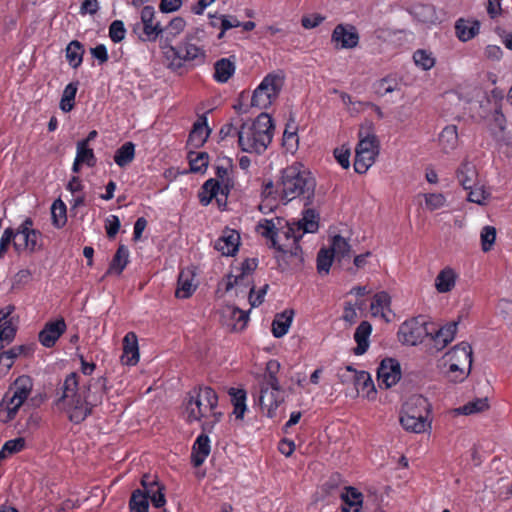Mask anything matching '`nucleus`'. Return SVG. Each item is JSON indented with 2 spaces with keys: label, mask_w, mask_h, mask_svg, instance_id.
Instances as JSON below:
<instances>
[{
  "label": "nucleus",
  "mask_w": 512,
  "mask_h": 512,
  "mask_svg": "<svg viewBox=\"0 0 512 512\" xmlns=\"http://www.w3.org/2000/svg\"><path fill=\"white\" fill-rule=\"evenodd\" d=\"M105 382V378H98L94 383L79 387V376L72 372L66 376L61 386L62 394L57 404L63 405L70 421L81 423L91 414L94 407L102 403Z\"/></svg>",
  "instance_id": "obj_1"
},
{
  "label": "nucleus",
  "mask_w": 512,
  "mask_h": 512,
  "mask_svg": "<svg viewBox=\"0 0 512 512\" xmlns=\"http://www.w3.org/2000/svg\"><path fill=\"white\" fill-rule=\"evenodd\" d=\"M279 186L282 200L290 202L300 198L304 201V206L312 204L316 180L302 164L294 163L283 169Z\"/></svg>",
  "instance_id": "obj_2"
},
{
  "label": "nucleus",
  "mask_w": 512,
  "mask_h": 512,
  "mask_svg": "<svg viewBox=\"0 0 512 512\" xmlns=\"http://www.w3.org/2000/svg\"><path fill=\"white\" fill-rule=\"evenodd\" d=\"M274 125L267 113H261L253 121H243L238 130V145L247 153L262 154L273 138Z\"/></svg>",
  "instance_id": "obj_3"
},
{
  "label": "nucleus",
  "mask_w": 512,
  "mask_h": 512,
  "mask_svg": "<svg viewBox=\"0 0 512 512\" xmlns=\"http://www.w3.org/2000/svg\"><path fill=\"white\" fill-rule=\"evenodd\" d=\"M162 48L165 58L169 61L168 67L173 71H178L186 63L203 64L206 59L205 51L192 43V38L189 36H186L177 46L165 44Z\"/></svg>",
  "instance_id": "obj_4"
},
{
  "label": "nucleus",
  "mask_w": 512,
  "mask_h": 512,
  "mask_svg": "<svg viewBox=\"0 0 512 512\" xmlns=\"http://www.w3.org/2000/svg\"><path fill=\"white\" fill-rule=\"evenodd\" d=\"M32 390V381L28 376L18 377L0 402V421L13 420Z\"/></svg>",
  "instance_id": "obj_5"
},
{
  "label": "nucleus",
  "mask_w": 512,
  "mask_h": 512,
  "mask_svg": "<svg viewBox=\"0 0 512 512\" xmlns=\"http://www.w3.org/2000/svg\"><path fill=\"white\" fill-rule=\"evenodd\" d=\"M218 396L210 387L194 388L185 404V412L189 422L200 421L215 412Z\"/></svg>",
  "instance_id": "obj_6"
},
{
  "label": "nucleus",
  "mask_w": 512,
  "mask_h": 512,
  "mask_svg": "<svg viewBox=\"0 0 512 512\" xmlns=\"http://www.w3.org/2000/svg\"><path fill=\"white\" fill-rule=\"evenodd\" d=\"M284 85V74L273 72L267 74L254 90L251 105L260 109H267L278 98Z\"/></svg>",
  "instance_id": "obj_7"
},
{
  "label": "nucleus",
  "mask_w": 512,
  "mask_h": 512,
  "mask_svg": "<svg viewBox=\"0 0 512 512\" xmlns=\"http://www.w3.org/2000/svg\"><path fill=\"white\" fill-rule=\"evenodd\" d=\"M420 407L427 411V399L422 396L411 397L403 406L400 423L409 432L422 433L426 427V417L416 408Z\"/></svg>",
  "instance_id": "obj_8"
},
{
  "label": "nucleus",
  "mask_w": 512,
  "mask_h": 512,
  "mask_svg": "<svg viewBox=\"0 0 512 512\" xmlns=\"http://www.w3.org/2000/svg\"><path fill=\"white\" fill-rule=\"evenodd\" d=\"M378 155V141L374 134L359 132V143L356 147L354 161V170L359 173H365L375 162Z\"/></svg>",
  "instance_id": "obj_9"
},
{
  "label": "nucleus",
  "mask_w": 512,
  "mask_h": 512,
  "mask_svg": "<svg viewBox=\"0 0 512 512\" xmlns=\"http://www.w3.org/2000/svg\"><path fill=\"white\" fill-rule=\"evenodd\" d=\"M17 238L13 242L15 251L20 254L22 252L34 253L41 249L42 234L33 228L31 218H26L15 230Z\"/></svg>",
  "instance_id": "obj_10"
},
{
  "label": "nucleus",
  "mask_w": 512,
  "mask_h": 512,
  "mask_svg": "<svg viewBox=\"0 0 512 512\" xmlns=\"http://www.w3.org/2000/svg\"><path fill=\"white\" fill-rule=\"evenodd\" d=\"M493 97L496 99L494 111L487 117L488 129L493 138L501 144H512V135L506 130L507 120L502 112L501 104L503 94L499 90L492 91Z\"/></svg>",
  "instance_id": "obj_11"
},
{
  "label": "nucleus",
  "mask_w": 512,
  "mask_h": 512,
  "mask_svg": "<svg viewBox=\"0 0 512 512\" xmlns=\"http://www.w3.org/2000/svg\"><path fill=\"white\" fill-rule=\"evenodd\" d=\"M429 334L431 333L427 329V323L421 317L405 321L398 331L399 340L403 344L412 346L422 342Z\"/></svg>",
  "instance_id": "obj_12"
},
{
  "label": "nucleus",
  "mask_w": 512,
  "mask_h": 512,
  "mask_svg": "<svg viewBox=\"0 0 512 512\" xmlns=\"http://www.w3.org/2000/svg\"><path fill=\"white\" fill-rule=\"evenodd\" d=\"M284 402V391L280 384L274 389L270 385L260 383L259 404L269 418L276 416L277 408Z\"/></svg>",
  "instance_id": "obj_13"
},
{
  "label": "nucleus",
  "mask_w": 512,
  "mask_h": 512,
  "mask_svg": "<svg viewBox=\"0 0 512 512\" xmlns=\"http://www.w3.org/2000/svg\"><path fill=\"white\" fill-rule=\"evenodd\" d=\"M401 379L400 363L393 358L383 359L377 369V380L380 388H390Z\"/></svg>",
  "instance_id": "obj_14"
},
{
  "label": "nucleus",
  "mask_w": 512,
  "mask_h": 512,
  "mask_svg": "<svg viewBox=\"0 0 512 512\" xmlns=\"http://www.w3.org/2000/svg\"><path fill=\"white\" fill-rule=\"evenodd\" d=\"M155 10L152 6H144L141 10L142 34L139 38L142 41H155L164 30L159 22H154Z\"/></svg>",
  "instance_id": "obj_15"
},
{
  "label": "nucleus",
  "mask_w": 512,
  "mask_h": 512,
  "mask_svg": "<svg viewBox=\"0 0 512 512\" xmlns=\"http://www.w3.org/2000/svg\"><path fill=\"white\" fill-rule=\"evenodd\" d=\"M66 331V323L63 318L45 324L39 332L40 343L47 347H53L59 337Z\"/></svg>",
  "instance_id": "obj_16"
},
{
  "label": "nucleus",
  "mask_w": 512,
  "mask_h": 512,
  "mask_svg": "<svg viewBox=\"0 0 512 512\" xmlns=\"http://www.w3.org/2000/svg\"><path fill=\"white\" fill-rule=\"evenodd\" d=\"M331 38L333 42L340 43L341 48L346 49L356 47L359 42V35L356 28L352 25H337L333 30Z\"/></svg>",
  "instance_id": "obj_17"
},
{
  "label": "nucleus",
  "mask_w": 512,
  "mask_h": 512,
  "mask_svg": "<svg viewBox=\"0 0 512 512\" xmlns=\"http://www.w3.org/2000/svg\"><path fill=\"white\" fill-rule=\"evenodd\" d=\"M240 235L233 229H225L215 242V249L225 256H232L238 251Z\"/></svg>",
  "instance_id": "obj_18"
},
{
  "label": "nucleus",
  "mask_w": 512,
  "mask_h": 512,
  "mask_svg": "<svg viewBox=\"0 0 512 512\" xmlns=\"http://www.w3.org/2000/svg\"><path fill=\"white\" fill-rule=\"evenodd\" d=\"M281 219L276 218L274 219H265L263 222H260L258 224V231L260 234L269 239L271 241V246L280 251V252H286L285 247H287L286 244H280L279 243V232H278V226L281 224Z\"/></svg>",
  "instance_id": "obj_19"
},
{
  "label": "nucleus",
  "mask_w": 512,
  "mask_h": 512,
  "mask_svg": "<svg viewBox=\"0 0 512 512\" xmlns=\"http://www.w3.org/2000/svg\"><path fill=\"white\" fill-rule=\"evenodd\" d=\"M258 266V260L256 258H247L245 259L239 270L241 271L238 275L229 274L227 276V283L225 290L229 291L233 287L238 285H248L249 281L247 276L250 275Z\"/></svg>",
  "instance_id": "obj_20"
},
{
  "label": "nucleus",
  "mask_w": 512,
  "mask_h": 512,
  "mask_svg": "<svg viewBox=\"0 0 512 512\" xmlns=\"http://www.w3.org/2000/svg\"><path fill=\"white\" fill-rule=\"evenodd\" d=\"M477 158L473 161L466 160L458 170V180L465 190L478 186L479 173L477 170Z\"/></svg>",
  "instance_id": "obj_21"
},
{
  "label": "nucleus",
  "mask_w": 512,
  "mask_h": 512,
  "mask_svg": "<svg viewBox=\"0 0 512 512\" xmlns=\"http://www.w3.org/2000/svg\"><path fill=\"white\" fill-rule=\"evenodd\" d=\"M121 361L125 365L134 366L139 361L138 339L134 332H128L123 338V354Z\"/></svg>",
  "instance_id": "obj_22"
},
{
  "label": "nucleus",
  "mask_w": 512,
  "mask_h": 512,
  "mask_svg": "<svg viewBox=\"0 0 512 512\" xmlns=\"http://www.w3.org/2000/svg\"><path fill=\"white\" fill-rule=\"evenodd\" d=\"M210 439L205 434H200L192 447L191 461L195 467L201 466L210 454Z\"/></svg>",
  "instance_id": "obj_23"
},
{
  "label": "nucleus",
  "mask_w": 512,
  "mask_h": 512,
  "mask_svg": "<svg viewBox=\"0 0 512 512\" xmlns=\"http://www.w3.org/2000/svg\"><path fill=\"white\" fill-rule=\"evenodd\" d=\"M447 362H456L469 369L472 363V350L469 344L462 342L453 347L452 350L445 354Z\"/></svg>",
  "instance_id": "obj_24"
},
{
  "label": "nucleus",
  "mask_w": 512,
  "mask_h": 512,
  "mask_svg": "<svg viewBox=\"0 0 512 512\" xmlns=\"http://www.w3.org/2000/svg\"><path fill=\"white\" fill-rule=\"evenodd\" d=\"M194 273L190 269L182 270L178 276V285L175 291L177 298H189L196 289L193 283Z\"/></svg>",
  "instance_id": "obj_25"
},
{
  "label": "nucleus",
  "mask_w": 512,
  "mask_h": 512,
  "mask_svg": "<svg viewBox=\"0 0 512 512\" xmlns=\"http://www.w3.org/2000/svg\"><path fill=\"white\" fill-rule=\"evenodd\" d=\"M294 317V310L286 309L276 314L272 322V334L276 338L283 337L289 330Z\"/></svg>",
  "instance_id": "obj_26"
},
{
  "label": "nucleus",
  "mask_w": 512,
  "mask_h": 512,
  "mask_svg": "<svg viewBox=\"0 0 512 512\" xmlns=\"http://www.w3.org/2000/svg\"><path fill=\"white\" fill-rule=\"evenodd\" d=\"M209 134L210 129L208 128L206 117H203L201 120H198L194 123L193 128L189 134L188 143L191 146L198 148L206 142Z\"/></svg>",
  "instance_id": "obj_27"
},
{
  "label": "nucleus",
  "mask_w": 512,
  "mask_h": 512,
  "mask_svg": "<svg viewBox=\"0 0 512 512\" xmlns=\"http://www.w3.org/2000/svg\"><path fill=\"white\" fill-rule=\"evenodd\" d=\"M372 332V326L368 321H362L356 328L354 333V340L357 343L354 353L356 355L364 354L369 347V336Z\"/></svg>",
  "instance_id": "obj_28"
},
{
  "label": "nucleus",
  "mask_w": 512,
  "mask_h": 512,
  "mask_svg": "<svg viewBox=\"0 0 512 512\" xmlns=\"http://www.w3.org/2000/svg\"><path fill=\"white\" fill-rule=\"evenodd\" d=\"M298 226V232L315 233L319 228V214L312 208H307L303 211L302 219L295 221Z\"/></svg>",
  "instance_id": "obj_29"
},
{
  "label": "nucleus",
  "mask_w": 512,
  "mask_h": 512,
  "mask_svg": "<svg viewBox=\"0 0 512 512\" xmlns=\"http://www.w3.org/2000/svg\"><path fill=\"white\" fill-rule=\"evenodd\" d=\"M214 79L219 83H226L235 73V62L230 58H221L214 64Z\"/></svg>",
  "instance_id": "obj_30"
},
{
  "label": "nucleus",
  "mask_w": 512,
  "mask_h": 512,
  "mask_svg": "<svg viewBox=\"0 0 512 512\" xmlns=\"http://www.w3.org/2000/svg\"><path fill=\"white\" fill-rule=\"evenodd\" d=\"M455 30L461 41H468L479 32V22L461 18L456 21Z\"/></svg>",
  "instance_id": "obj_31"
},
{
  "label": "nucleus",
  "mask_w": 512,
  "mask_h": 512,
  "mask_svg": "<svg viewBox=\"0 0 512 512\" xmlns=\"http://www.w3.org/2000/svg\"><path fill=\"white\" fill-rule=\"evenodd\" d=\"M456 282V274L450 267L439 272L435 279V288L439 293H447L453 289Z\"/></svg>",
  "instance_id": "obj_32"
},
{
  "label": "nucleus",
  "mask_w": 512,
  "mask_h": 512,
  "mask_svg": "<svg viewBox=\"0 0 512 512\" xmlns=\"http://www.w3.org/2000/svg\"><path fill=\"white\" fill-rule=\"evenodd\" d=\"M391 297L385 291H381L376 293L373 297V301L371 303V311L374 316L380 315L386 321H388L387 312H391L390 310Z\"/></svg>",
  "instance_id": "obj_33"
},
{
  "label": "nucleus",
  "mask_w": 512,
  "mask_h": 512,
  "mask_svg": "<svg viewBox=\"0 0 512 512\" xmlns=\"http://www.w3.org/2000/svg\"><path fill=\"white\" fill-rule=\"evenodd\" d=\"M330 251L339 262L351 258V246L341 235H335L332 238Z\"/></svg>",
  "instance_id": "obj_34"
},
{
  "label": "nucleus",
  "mask_w": 512,
  "mask_h": 512,
  "mask_svg": "<svg viewBox=\"0 0 512 512\" xmlns=\"http://www.w3.org/2000/svg\"><path fill=\"white\" fill-rule=\"evenodd\" d=\"M129 262V250L125 245H119L107 270V274L120 275Z\"/></svg>",
  "instance_id": "obj_35"
},
{
  "label": "nucleus",
  "mask_w": 512,
  "mask_h": 512,
  "mask_svg": "<svg viewBox=\"0 0 512 512\" xmlns=\"http://www.w3.org/2000/svg\"><path fill=\"white\" fill-rule=\"evenodd\" d=\"M279 239L284 237L286 240H292L294 246V251H291L292 254H297V251L300 249L298 242L303 237L302 232H298V226L295 222H285L282 226L281 224L278 226Z\"/></svg>",
  "instance_id": "obj_36"
},
{
  "label": "nucleus",
  "mask_w": 512,
  "mask_h": 512,
  "mask_svg": "<svg viewBox=\"0 0 512 512\" xmlns=\"http://www.w3.org/2000/svg\"><path fill=\"white\" fill-rule=\"evenodd\" d=\"M439 144L445 153L454 150L458 145L457 128L454 125L446 126L439 135Z\"/></svg>",
  "instance_id": "obj_37"
},
{
  "label": "nucleus",
  "mask_w": 512,
  "mask_h": 512,
  "mask_svg": "<svg viewBox=\"0 0 512 512\" xmlns=\"http://www.w3.org/2000/svg\"><path fill=\"white\" fill-rule=\"evenodd\" d=\"M135 157V145L132 142H125L115 151L114 161L119 167L130 164Z\"/></svg>",
  "instance_id": "obj_38"
},
{
  "label": "nucleus",
  "mask_w": 512,
  "mask_h": 512,
  "mask_svg": "<svg viewBox=\"0 0 512 512\" xmlns=\"http://www.w3.org/2000/svg\"><path fill=\"white\" fill-rule=\"evenodd\" d=\"M83 54V45L77 40L71 41L66 47V58L73 68H77L81 65Z\"/></svg>",
  "instance_id": "obj_39"
},
{
  "label": "nucleus",
  "mask_w": 512,
  "mask_h": 512,
  "mask_svg": "<svg viewBox=\"0 0 512 512\" xmlns=\"http://www.w3.org/2000/svg\"><path fill=\"white\" fill-rule=\"evenodd\" d=\"M218 192H220L218 182L213 178L208 179L202 185L201 190L198 194L200 203L203 206H207L208 204L211 203L212 199L214 198V196L217 195Z\"/></svg>",
  "instance_id": "obj_40"
},
{
  "label": "nucleus",
  "mask_w": 512,
  "mask_h": 512,
  "mask_svg": "<svg viewBox=\"0 0 512 512\" xmlns=\"http://www.w3.org/2000/svg\"><path fill=\"white\" fill-rule=\"evenodd\" d=\"M67 208L61 199H57L51 206L52 223L56 228L63 227L67 222Z\"/></svg>",
  "instance_id": "obj_41"
},
{
  "label": "nucleus",
  "mask_w": 512,
  "mask_h": 512,
  "mask_svg": "<svg viewBox=\"0 0 512 512\" xmlns=\"http://www.w3.org/2000/svg\"><path fill=\"white\" fill-rule=\"evenodd\" d=\"M229 395L234 405V414L236 418H243L246 410V392L243 389L230 388Z\"/></svg>",
  "instance_id": "obj_42"
},
{
  "label": "nucleus",
  "mask_w": 512,
  "mask_h": 512,
  "mask_svg": "<svg viewBox=\"0 0 512 512\" xmlns=\"http://www.w3.org/2000/svg\"><path fill=\"white\" fill-rule=\"evenodd\" d=\"M130 512H148L149 500L142 490H135L129 501Z\"/></svg>",
  "instance_id": "obj_43"
},
{
  "label": "nucleus",
  "mask_w": 512,
  "mask_h": 512,
  "mask_svg": "<svg viewBox=\"0 0 512 512\" xmlns=\"http://www.w3.org/2000/svg\"><path fill=\"white\" fill-rule=\"evenodd\" d=\"M218 182L220 193L222 195L229 194L231 188L234 185L233 180L229 176V169L224 166L216 167V179Z\"/></svg>",
  "instance_id": "obj_44"
},
{
  "label": "nucleus",
  "mask_w": 512,
  "mask_h": 512,
  "mask_svg": "<svg viewBox=\"0 0 512 512\" xmlns=\"http://www.w3.org/2000/svg\"><path fill=\"white\" fill-rule=\"evenodd\" d=\"M77 89V83H69L65 87L60 101V108L62 111L69 112L73 109Z\"/></svg>",
  "instance_id": "obj_45"
},
{
  "label": "nucleus",
  "mask_w": 512,
  "mask_h": 512,
  "mask_svg": "<svg viewBox=\"0 0 512 512\" xmlns=\"http://www.w3.org/2000/svg\"><path fill=\"white\" fill-rule=\"evenodd\" d=\"M185 25L186 23L183 18H173L169 22V24L165 28H163V33H165L166 44H170L169 42H171L177 35H179L184 30Z\"/></svg>",
  "instance_id": "obj_46"
},
{
  "label": "nucleus",
  "mask_w": 512,
  "mask_h": 512,
  "mask_svg": "<svg viewBox=\"0 0 512 512\" xmlns=\"http://www.w3.org/2000/svg\"><path fill=\"white\" fill-rule=\"evenodd\" d=\"M188 158L192 172H203L208 166L209 156L206 152H190Z\"/></svg>",
  "instance_id": "obj_47"
},
{
  "label": "nucleus",
  "mask_w": 512,
  "mask_h": 512,
  "mask_svg": "<svg viewBox=\"0 0 512 512\" xmlns=\"http://www.w3.org/2000/svg\"><path fill=\"white\" fill-rule=\"evenodd\" d=\"M280 364L276 360H270L266 365V372L263 376V380L261 383L270 385L274 389L278 387L279 380L277 378V373L279 372Z\"/></svg>",
  "instance_id": "obj_48"
},
{
  "label": "nucleus",
  "mask_w": 512,
  "mask_h": 512,
  "mask_svg": "<svg viewBox=\"0 0 512 512\" xmlns=\"http://www.w3.org/2000/svg\"><path fill=\"white\" fill-rule=\"evenodd\" d=\"M76 158L78 161L86 164L89 167H93L96 164V157L94 155L93 149L86 146V142L77 143Z\"/></svg>",
  "instance_id": "obj_49"
},
{
  "label": "nucleus",
  "mask_w": 512,
  "mask_h": 512,
  "mask_svg": "<svg viewBox=\"0 0 512 512\" xmlns=\"http://www.w3.org/2000/svg\"><path fill=\"white\" fill-rule=\"evenodd\" d=\"M335 259L330 249L322 248L317 255V270L320 274H328L333 260Z\"/></svg>",
  "instance_id": "obj_50"
},
{
  "label": "nucleus",
  "mask_w": 512,
  "mask_h": 512,
  "mask_svg": "<svg viewBox=\"0 0 512 512\" xmlns=\"http://www.w3.org/2000/svg\"><path fill=\"white\" fill-rule=\"evenodd\" d=\"M399 90V83L396 78L388 76L380 79L375 84V91L377 94L384 96L388 93Z\"/></svg>",
  "instance_id": "obj_51"
},
{
  "label": "nucleus",
  "mask_w": 512,
  "mask_h": 512,
  "mask_svg": "<svg viewBox=\"0 0 512 512\" xmlns=\"http://www.w3.org/2000/svg\"><path fill=\"white\" fill-rule=\"evenodd\" d=\"M362 494L353 487H347L346 491L342 493L341 498L343 502H351L353 512H359L362 506Z\"/></svg>",
  "instance_id": "obj_52"
},
{
  "label": "nucleus",
  "mask_w": 512,
  "mask_h": 512,
  "mask_svg": "<svg viewBox=\"0 0 512 512\" xmlns=\"http://www.w3.org/2000/svg\"><path fill=\"white\" fill-rule=\"evenodd\" d=\"M425 199L426 208L429 211L440 209L446 205V198L441 193H426L423 194Z\"/></svg>",
  "instance_id": "obj_53"
},
{
  "label": "nucleus",
  "mask_w": 512,
  "mask_h": 512,
  "mask_svg": "<svg viewBox=\"0 0 512 512\" xmlns=\"http://www.w3.org/2000/svg\"><path fill=\"white\" fill-rule=\"evenodd\" d=\"M413 60L415 64L422 68L423 70H429L435 64V60L432 57L431 53H428L425 50L415 51L413 54Z\"/></svg>",
  "instance_id": "obj_54"
},
{
  "label": "nucleus",
  "mask_w": 512,
  "mask_h": 512,
  "mask_svg": "<svg viewBox=\"0 0 512 512\" xmlns=\"http://www.w3.org/2000/svg\"><path fill=\"white\" fill-rule=\"evenodd\" d=\"M496 228L493 226H485L482 228V252L492 250L496 241Z\"/></svg>",
  "instance_id": "obj_55"
},
{
  "label": "nucleus",
  "mask_w": 512,
  "mask_h": 512,
  "mask_svg": "<svg viewBox=\"0 0 512 512\" xmlns=\"http://www.w3.org/2000/svg\"><path fill=\"white\" fill-rule=\"evenodd\" d=\"M16 328L12 325L11 321H5L0 325V349L5 344H9L15 337Z\"/></svg>",
  "instance_id": "obj_56"
},
{
  "label": "nucleus",
  "mask_w": 512,
  "mask_h": 512,
  "mask_svg": "<svg viewBox=\"0 0 512 512\" xmlns=\"http://www.w3.org/2000/svg\"><path fill=\"white\" fill-rule=\"evenodd\" d=\"M126 35L124 23L121 20H114L109 26V37L114 43L121 42Z\"/></svg>",
  "instance_id": "obj_57"
},
{
  "label": "nucleus",
  "mask_w": 512,
  "mask_h": 512,
  "mask_svg": "<svg viewBox=\"0 0 512 512\" xmlns=\"http://www.w3.org/2000/svg\"><path fill=\"white\" fill-rule=\"evenodd\" d=\"M456 331H457V322L448 323L438 330L439 337L443 338L442 347H446L450 342L453 341Z\"/></svg>",
  "instance_id": "obj_58"
},
{
  "label": "nucleus",
  "mask_w": 512,
  "mask_h": 512,
  "mask_svg": "<svg viewBox=\"0 0 512 512\" xmlns=\"http://www.w3.org/2000/svg\"><path fill=\"white\" fill-rule=\"evenodd\" d=\"M17 238V233L13 228H6L1 236L0 239V258L4 256V254L7 252L8 246L11 244V242L15 241Z\"/></svg>",
  "instance_id": "obj_59"
},
{
  "label": "nucleus",
  "mask_w": 512,
  "mask_h": 512,
  "mask_svg": "<svg viewBox=\"0 0 512 512\" xmlns=\"http://www.w3.org/2000/svg\"><path fill=\"white\" fill-rule=\"evenodd\" d=\"M449 369L447 371L448 377L451 381L457 382L465 378V369L467 366H462L456 362H448Z\"/></svg>",
  "instance_id": "obj_60"
},
{
  "label": "nucleus",
  "mask_w": 512,
  "mask_h": 512,
  "mask_svg": "<svg viewBox=\"0 0 512 512\" xmlns=\"http://www.w3.org/2000/svg\"><path fill=\"white\" fill-rule=\"evenodd\" d=\"M497 314L503 319L508 320L512 323V301L509 299L499 300L496 307Z\"/></svg>",
  "instance_id": "obj_61"
},
{
  "label": "nucleus",
  "mask_w": 512,
  "mask_h": 512,
  "mask_svg": "<svg viewBox=\"0 0 512 512\" xmlns=\"http://www.w3.org/2000/svg\"><path fill=\"white\" fill-rule=\"evenodd\" d=\"M120 226H121V224H120V220H119L118 216L110 215L109 217H107L105 220V229H106L108 238H110V239L114 238L116 236V234L118 233Z\"/></svg>",
  "instance_id": "obj_62"
},
{
  "label": "nucleus",
  "mask_w": 512,
  "mask_h": 512,
  "mask_svg": "<svg viewBox=\"0 0 512 512\" xmlns=\"http://www.w3.org/2000/svg\"><path fill=\"white\" fill-rule=\"evenodd\" d=\"M216 20L219 21L220 29L223 31L241 26V22L233 15H220Z\"/></svg>",
  "instance_id": "obj_63"
},
{
  "label": "nucleus",
  "mask_w": 512,
  "mask_h": 512,
  "mask_svg": "<svg viewBox=\"0 0 512 512\" xmlns=\"http://www.w3.org/2000/svg\"><path fill=\"white\" fill-rule=\"evenodd\" d=\"M354 381L358 388L365 390V389H368L369 387H371L372 390L374 391V384H373L371 376L368 372H366V371L355 372V380Z\"/></svg>",
  "instance_id": "obj_64"
}]
</instances>
